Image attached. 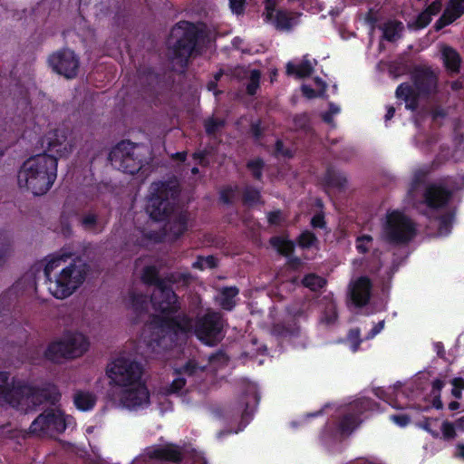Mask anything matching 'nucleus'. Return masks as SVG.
Wrapping results in <instances>:
<instances>
[{
  "mask_svg": "<svg viewBox=\"0 0 464 464\" xmlns=\"http://www.w3.org/2000/svg\"><path fill=\"white\" fill-rule=\"evenodd\" d=\"M227 362V356L220 353L209 357V363L216 369L218 364H225Z\"/></svg>",
  "mask_w": 464,
  "mask_h": 464,
  "instance_id": "de8ad7c7",
  "label": "nucleus"
},
{
  "mask_svg": "<svg viewBox=\"0 0 464 464\" xmlns=\"http://www.w3.org/2000/svg\"><path fill=\"white\" fill-rule=\"evenodd\" d=\"M59 394L46 390L32 388L16 381L6 372H0V405H10L29 412L47 402L54 404Z\"/></svg>",
  "mask_w": 464,
  "mask_h": 464,
  "instance_id": "20e7f679",
  "label": "nucleus"
},
{
  "mask_svg": "<svg viewBox=\"0 0 464 464\" xmlns=\"http://www.w3.org/2000/svg\"><path fill=\"white\" fill-rule=\"evenodd\" d=\"M393 420L399 423L400 425H405L408 422V419L406 417H393Z\"/></svg>",
  "mask_w": 464,
  "mask_h": 464,
  "instance_id": "0e129e2a",
  "label": "nucleus"
},
{
  "mask_svg": "<svg viewBox=\"0 0 464 464\" xmlns=\"http://www.w3.org/2000/svg\"><path fill=\"white\" fill-rule=\"evenodd\" d=\"M453 389H452V395L455 398H460L461 397V391L464 389V381L462 379H453L452 381Z\"/></svg>",
  "mask_w": 464,
  "mask_h": 464,
  "instance_id": "49530a36",
  "label": "nucleus"
},
{
  "mask_svg": "<svg viewBox=\"0 0 464 464\" xmlns=\"http://www.w3.org/2000/svg\"><path fill=\"white\" fill-rule=\"evenodd\" d=\"M141 279L146 284L155 285L151 295V304L155 311L163 314L162 316L155 317L145 326L141 339L151 348L152 352L160 353L161 349H167L169 343L172 340L175 323L169 314L176 312L179 305L173 290L159 278V271L155 266H145Z\"/></svg>",
  "mask_w": 464,
  "mask_h": 464,
  "instance_id": "f257e3e1",
  "label": "nucleus"
},
{
  "mask_svg": "<svg viewBox=\"0 0 464 464\" xmlns=\"http://www.w3.org/2000/svg\"><path fill=\"white\" fill-rule=\"evenodd\" d=\"M293 121L295 130H306L309 126V118L305 113L295 115Z\"/></svg>",
  "mask_w": 464,
  "mask_h": 464,
  "instance_id": "ea45409f",
  "label": "nucleus"
},
{
  "mask_svg": "<svg viewBox=\"0 0 464 464\" xmlns=\"http://www.w3.org/2000/svg\"><path fill=\"white\" fill-rule=\"evenodd\" d=\"M303 284L312 291H317L325 285V280L316 275L311 274L304 278Z\"/></svg>",
  "mask_w": 464,
  "mask_h": 464,
  "instance_id": "7c9ffc66",
  "label": "nucleus"
},
{
  "mask_svg": "<svg viewBox=\"0 0 464 464\" xmlns=\"http://www.w3.org/2000/svg\"><path fill=\"white\" fill-rule=\"evenodd\" d=\"M411 78L412 85L408 82L400 84L396 89V97L404 101L409 110H415L420 99L428 100L438 92L439 74L431 67L426 65L416 66Z\"/></svg>",
  "mask_w": 464,
  "mask_h": 464,
  "instance_id": "423d86ee",
  "label": "nucleus"
},
{
  "mask_svg": "<svg viewBox=\"0 0 464 464\" xmlns=\"http://www.w3.org/2000/svg\"><path fill=\"white\" fill-rule=\"evenodd\" d=\"M110 383L118 389L119 402L128 409L149 404L150 395L142 380L143 367L128 354H121L107 366Z\"/></svg>",
  "mask_w": 464,
  "mask_h": 464,
  "instance_id": "f03ea898",
  "label": "nucleus"
},
{
  "mask_svg": "<svg viewBox=\"0 0 464 464\" xmlns=\"http://www.w3.org/2000/svg\"><path fill=\"white\" fill-rule=\"evenodd\" d=\"M302 91L304 94L308 98H312L314 95V91L307 86H303Z\"/></svg>",
  "mask_w": 464,
  "mask_h": 464,
  "instance_id": "e2e57ef3",
  "label": "nucleus"
},
{
  "mask_svg": "<svg viewBox=\"0 0 464 464\" xmlns=\"http://www.w3.org/2000/svg\"><path fill=\"white\" fill-rule=\"evenodd\" d=\"M464 14V0H450L443 14L436 22V30L450 24Z\"/></svg>",
  "mask_w": 464,
  "mask_h": 464,
  "instance_id": "6ab92c4d",
  "label": "nucleus"
},
{
  "mask_svg": "<svg viewBox=\"0 0 464 464\" xmlns=\"http://www.w3.org/2000/svg\"><path fill=\"white\" fill-rule=\"evenodd\" d=\"M311 224L314 227H323L324 226V217L321 215H315L312 218Z\"/></svg>",
  "mask_w": 464,
  "mask_h": 464,
  "instance_id": "864d4df0",
  "label": "nucleus"
},
{
  "mask_svg": "<svg viewBox=\"0 0 464 464\" xmlns=\"http://www.w3.org/2000/svg\"><path fill=\"white\" fill-rule=\"evenodd\" d=\"M176 191L165 183H154L151 186V195L146 205V211L154 220H162L173 210L171 198Z\"/></svg>",
  "mask_w": 464,
  "mask_h": 464,
  "instance_id": "1a4fd4ad",
  "label": "nucleus"
},
{
  "mask_svg": "<svg viewBox=\"0 0 464 464\" xmlns=\"http://www.w3.org/2000/svg\"><path fill=\"white\" fill-rule=\"evenodd\" d=\"M63 339L66 344H68V350L72 359L81 357L89 349V341L87 337L81 333H70L63 335Z\"/></svg>",
  "mask_w": 464,
  "mask_h": 464,
  "instance_id": "aec40b11",
  "label": "nucleus"
},
{
  "mask_svg": "<svg viewBox=\"0 0 464 464\" xmlns=\"http://www.w3.org/2000/svg\"><path fill=\"white\" fill-rule=\"evenodd\" d=\"M441 9V3L440 1H434L426 9L429 14L433 16L436 15Z\"/></svg>",
  "mask_w": 464,
  "mask_h": 464,
  "instance_id": "8fccbe9b",
  "label": "nucleus"
},
{
  "mask_svg": "<svg viewBox=\"0 0 464 464\" xmlns=\"http://www.w3.org/2000/svg\"><path fill=\"white\" fill-rule=\"evenodd\" d=\"M276 151L284 156L290 157L291 154L287 150L283 149V143L281 141L276 142Z\"/></svg>",
  "mask_w": 464,
  "mask_h": 464,
  "instance_id": "052dcab7",
  "label": "nucleus"
},
{
  "mask_svg": "<svg viewBox=\"0 0 464 464\" xmlns=\"http://www.w3.org/2000/svg\"><path fill=\"white\" fill-rule=\"evenodd\" d=\"M438 222H439V234L440 236L447 235L450 230L451 217H443Z\"/></svg>",
  "mask_w": 464,
  "mask_h": 464,
  "instance_id": "79ce46f5",
  "label": "nucleus"
},
{
  "mask_svg": "<svg viewBox=\"0 0 464 464\" xmlns=\"http://www.w3.org/2000/svg\"><path fill=\"white\" fill-rule=\"evenodd\" d=\"M97 218L94 214L89 213L82 218V225L87 230H92L96 225Z\"/></svg>",
  "mask_w": 464,
  "mask_h": 464,
  "instance_id": "37998d69",
  "label": "nucleus"
},
{
  "mask_svg": "<svg viewBox=\"0 0 464 464\" xmlns=\"http://www.w3.org/2000/svg\"><path fill=\"white\" fill-rule=\"evenodd\" d=\"M48 63L53 72L66 79L76 77L80 67L79 58L70 49H63L52 53Z\"/></svg>",
  "mask_w": 464,
  "mask_h": 464,
  "instance_id": "dca6fc26",
  "label": "nucleus"
},
{
  "mask_svg": "<svg viewBox=\"0 0 464 464\" xmlns=\"http://www.w3.org/2000/svg\"><path fill=\"white\" fill-rule=\"evenodd\" d=\"M13 252L11 236L6 232L0 231V267L11 257Z\"/></svg>",
  "mask_w": 464,
  "mask_h": 464,
  "instance_id": "393cba45",
  "label": "nucleus"
},
{
  "mask_svg": "<svg viewBox=\"0 0 464 464\" xmlns=\"http://www.w3.org/2000/svg\"><path fill=\"white\" fill-rule=\"evenodd\" d=\"M238 295L237 287H226L220 292L218 303L222 308L231 310L236 304V296Z\"/></svg>",
  "mask_w": 464,
  "mask_h": 464,
  "instance_id": "bb28decb",
  "label": "nucleus"
},
{
  "mask_svg": "<svg viewBox=\"0 0 464 464\" xmlns=\"http://www.w3.org/2000/svg\"><path fill=\"white\" fill-rule=\"evenodd\" d=\"M394 112H395V109L393 107H389L388 111H387V113L385 115L386 121L391 120L393 117Z\"/></svg>",
  "mask_w": 464,
  "mask_h": 464,
  "instance_id": "338daca9",
  "label": "nucleus"
},
{
  "mask_svg": "<svg viewBox=\"0 0 464 464\" xmlns=\"http://www.w3.org/2000/svg\"><path fill=\"white\" fill-rule=\"evenodd\" d=\"M327 182L332 186L343 188L347 183V179L341 173H329Z\"/></svg>",
  "mask_w": 464,
  "mask_h": 464,
  "instance_id": "c9c22d12",
  "label": "nucleus"
},
{
  "mask_svg": "<svg viewBox=\"0 0 464 464\" xmlns=\"http://www.w3.org/2000/svg\"><path fill=\"white\" fill-rule=\"evenodd\" d=\"M314 67L311 62L304 59L299 64L295 65L292 63H287L286 72L289 75H295L299 78L309 76L313 72Z\"/></svg>",
  "mask_w": 464,
  "mask_h": 464,
  "instance_id": "a878e982",
  "label": "nucleus"
},
{
  "mask_svg": "<svg viewBox=\"0 0 464 464\" xmlns=\"http://www.w3.org/2000/svg\"><path fill=\"white\" fill-rule=\"evenodd\" d=\"M217 266V260L214 256L198 257L193 264V266L199 269L213 268Z\"/></svg>",
  "mask_w": 464,
  "mask_h": 464,
  "instance_id": "473e14b6",
  "label": "nucleus"
},
{
  "mask_svg": "<svg viewBox=\"0 0 464 464\" xmlns=\"http://www.w3.org/2000/svg\"><path fill=\"white\" fill-rule=\"evenodd\" d=\"M146 455L149 459L158 460L179 462L181 460V451L178 446L169 444L147 449Z\"/></svg>",
  "mask_w": 464,
  "mask_h": 464,
  "instance_id": "a211bd4d",
  "label": "nucleus"
},
{
  "mask_svg": "<svg viewBox=\"0 0 464 464\" xmlns=\"http://www.w3.org/2000/svg\"><path fill=\"white\" fill-rule=\"evenodd\" d=\"M184 385H185V380L182 378H178L173 381L171 388H172V391L179 392V390H181L184 387Z\"/></svg>",
  "mask_w": 464,
  "mask_h": 464,
  "instance_id": "5fc2aeb1",
  "label": "nucleus"
},
{
  "mask_svg": "<svg viewBox=\"0 0 464 464\" xmlns=\"http://www.w3.org/2000/svg\"><path fill=\"white\" fill-rule=\"evenodd\" d=\"M68 344H66L63 336L60 339L51 343L45 352L44 356L54 362H59L63 359H72L71 353L68 350Z\"/></svg>",
  "mask_w": 464,
  "mask_h": 464,
  "instance_id": "412c9836",
  "label": "nucleus"
},
{
  "mask_svg": "<svg viewBox=\"0 0 464 464\" xmlns=\"http://www.w3.org/2000/svg\"><path fill=\"white\" fill-rule=\"evenodd\" d=\"M84 260L71 254H59L46 260L44 275L48 292L56 299H65L75 293L88 275Z\"/></svg>",
  "mask_w": 464,
  "mask_h": 464,
  "instance_id": "7ed1b4c3",
  "label": "nucleus"
},
{
  "mask_svg": "<svg viewBox=\"0 0 464 464\" xmlns=\"http://www.w3.org/2000/svg\"><path fill=\"white\" fill-rule=\"evenodd\" d=\"M197 36L198 30L191 23L182 21L172 28L169 44L172 50L171 59L174 64L180 67L187 64L194 51Z\"/></svg>",
  "mask_w": 464,
  "mask_h": 464,
  "instance_id": "0eeeda50",
  "label": "nucleus"
},
{
  "mask_svg": "<svg viewBox=\"0 0 464 464\" xmlns=\"http://www.w3.org/2000/svg\"><path fill=\"white\" fill-rule=\"evenodd\" d=\"M359 424L357 418L354 416H346L341 422V430L343 432H351L356 428Z\"/></svg>",
  "mask_w": 464,
  "mask_h": 464,
  "instance_id": "f704fd0d",
  "label": "nucleus"
},
{
  "mask_svg": "<svg viewBox=\"0 0 464 464\" xmlns=\"http://www.w3.org/2000/svg\"><path fill=\"white\" fill-rule=\"evenodd\" d=\"M260 199L259 191L254 188H246L244 193V200L248 205H254Z\"/></svg>",
  "mask_w": 464,
  "mask_h": 464,
  "instance_id": "4c0bfd02",
  "label": "nucleus"
},
{
  "mask_svg": "<svg viewBox=\"0 0 464 464\" xmlns=\"http://www.w3.org/2000/svg\"><path fill=\"white\" fill-rule=\"evenodd\" d=\"M224 125V121L216 118H209L205 121L206 131L208 134H215Z\"/></svg>",
  "mask_w": 464,
  "mask_h": 464,
  "instance_id": "72a5a7b5",
  "label": "nucleus"
},
{
  "mask_svg": "<svg viewBox=\"0 0 464 464\" xmlns=\"http://www.w3.org/2000/svg\"><path fill=\"white\" fill-rule=\"evenodd\" d=\"M57 165V159L45 153L27 159L17 174L19 187L35 196L45 194L56 179Z\"/></svg>",
  "mask_w": 464,
  "mask_h": 464,
  "instance_id": "39448f33",
  "label": "nucleus"
},
{
  "mask_svg": "<svg viewBox=\"0 0 464 464\" xmlns=\"http://www.w3.org/2000/svg\"><path fill=\"white\" fill-rule=\"evenodd\" d=\"M62 226H63V233L65 235V236H69L71 233H72V227L71 226L64 222L63 219L62 220Z\"/></svg>",
  "mask_w": 464,
  "mask_h": 464,
  "instance_id": "680f3d73",
  "label": "nucleus"
},
{
  "mask_svg": "<svg viewBox=\"0 0 464 464\" xmlns=\"http://www.w3.org/2000/svg\"><path fill=\"white\" fill-rule=\"evenodd\" d=\"M247 167L256 179H259L261 178L263 162L260 160H251L248 162Z\"/></svg>",
  "mask_w": 464,
  "mask_h": 464,
  "instance_id": "a19ab883",
  "label": "nucleus"
},
{
  "mask_svg": "<svg viewBox=\"0 0 464 464\" xmlns=\"http://www.w3.org/2000/svg\"><path fill=\"white\" fill-rule=\"evenodd\" d=\"M271 245L278 253L284 256H289L295 248L294 243L283 237H273L270 240Z\"/></svg>",
  "mask_w": 464,
  "mask_h": 464,
  "instance_id": "c756f323",
  "label": "nucleus"
},
{
  "mask_svg": "<svg viewBox=\"0 0 464 464\" xmlns=\"http://www.w3.org/2000/svg\"><path fill=\"white\" fill-rule=\"evenodd\" d=\"M372 238L370 236H362L358 237L356 241V248L362 254L366 253L372 245Z\"/></svg>",
  "mask_w": 464,
  "mask_h": 464,
  "instance_id": "58836bf2",
  "label": "nucleus"
},
{
  "mask_svg": "<svg viewBox=\"0 0 464 464\" xmlns=\"http://www.w3.org/2000/svg\"><path fill=\"white\" fill-rule=\"evenodd\" d=\"M205 371V366H199L194 361H188L180 370V374H186L188 376L198 375Z\"/></svg>",
  "mask_w": 464,
  "mask_h": 464,
  "instance_id": "2f4dec72",
  "label": "nucleus"
},
{
  "mask_svg": "<svg viewBox=\"0 0 464 464\" xmlns=\"http://www.w3.org/2000/svg\"><path fill=\"white\" fill-rule=\"evenodd\" d=\"M316 242L315 236L309 232L305 231L302 233L299 237V245L303 247H310Z\"/></svg>",
  "mask_w": 464,
  "mask_h": 464,
  "instance_id": "e433bc0d",
  "label": "nucleus"
},
{
  "mask_svg": "<svg viewBox=\"0 0 464 464\" xmlns=\"http://www.w3.org/2000/svg\"><path fill=\"white\" fill-rule=\"evenodd\" d=\"M415 227L410 218L401 212L388 215L383 228V237L390 242L404 243L413 237Z\"/></svg>",
  "mask_w": 464,
  "mask_h": 464,
  "instance_id": "9b49d317",
  "label": "nucleus"
},
{
  "mask_svg": "<svg viewBox=\"0 0 464 464\" xmlns=\"http://www.w3.org/2000/svg\"><path fill=\"white\" fill-rule=\"evenodd\" d=\"M230 77H235L238 80H247L246 92L248 94L253 95L259 88V82L261 73L258 70H248L243 67H237L227 71L220 70L214 76V81L208 83V89L214 91L218 82H225Z\"/></svg>",
  "mask_w": 464,
  "mask_h": 464,
  "instance_id": "2eb2a0df",
  "label": "nucleus"
},
{
  "mask_svg": "<svg viewBox=\"0 0 464 464\" xmlns=\"http://www.w3.org/2000/svg\"><path fill=\"white\" fill-rule=\"evenodd\" d=\"M112 165L123 172L134 175L143 167L140 149L129 142H121L110 154Z\"/></svg>",
  "mask_w": 464,
  "mask_h": 464,
  "instance_id": "9d476101",
  "label": "nucleus"
},
{
  "mask_svg": "<svg viewBox=\"0 0 464 464\" xmlns=\"http://www.w3.org/2000/svg\"><path fill=\"white\" fill-rule=\"evenodd\" d=\"M8 138V132L3 124H0V149L2 145L5 143Z\"/></svg>",
  "mask_w": 464,
  "mask_h": 464,
  "instance_id": "6e6d98bb",
  "label": "nucleus"
},
{
  "mask_svg": "<svg viewBox=\"0 0 464 464\" xmlns=\"http://www.w3.org/2000/svg\"><path fill=\"white\" fill-rule=\"evenodd\" d=\"M246 0H229L230 8L233 13L241 14L244 9Z\"/></svg>",
  "mask_w": 464,
  "mask_h": 464,
  "instance_id": "09e8293b",
  "label": "nucleus"
},
{
  "mask_svg": "<svg viewBox=\"0 0 464 464\" xmlns=\"http://www.w3.org/2000/svg\"><path fill=\"white\" fill-rule=\"evenodd\" d=\"M408 197L416 207L425 203L429 208H436L448 202L450 192L436 184L425 185L420 178L415 177L409 188Z\"/></svg>",
  "mask_w": 464,
  "mask_h": 464,
  "instance_id": "6e6552de",
  "label": "nucleus"
},
{
  "mask_svg": "<svg viewBox=\"0 0 464 464\" xmlns=\"http://www.w3.org/2000/svg\"><path fill=\"white\" fill-rule=\"evenodd\" d=\"M384 328V321L379 322L372 330L371 334L372 336L376 335L379 334L382 329Z\"/></svg>",
  "mask_w": 464,
  "mask_h": 464,
  "instance_id": "bf43d9fd",
  "label": "nucleus"
},
{
  "mask_svg": "<svg viewBox=\"0 0 464 464\" xmlns=\"http://www.w3.org/2000/svg\"><path fill=\"white\" fill-rule=\"evenodd\" d=\"M186 229V225L183 221L181 220H179L176 224H175V227L174 228H171L172 230V233L175 237H179L180 236Z\"/></svg>",
  "mask_w": 464,
  "mask_h": 464,
  "instance_id": "3c124183",
  "label": "nucleus"
},
{
  "mask_svg": "<svg viewBox=\"0 0 464 464\" xmlns=\"http://www.w3.org/2000/svg\"><path fill=\"white\" fill-rule=\"evenodd\" d=\"M456 454H457V456L464 459V444L458 446Z\"/></svg>",
  "mask_w": 464,
  "mask_h": 464,
  "instance_id": "774afa93",
  "label": "nucleus"
},
{
  "mask_svg": "<svg viewBox=\"0 0 464 464\" xmlns=\"http://www.w3.org/2000/svg\"><path fill=\"white\" fill-rule=\"evenodd\" d=\"M276 5V0H266V17L271 19L274 7Z\"/></svg>",
  "mask_w": 464,
  "mask_h": 464,
  "instance_id": "13d9d810",
  "label": "nucleus"
},
{
  "mask_svg": "<svg viewBox=\"0 0 464 464\" xmlns=\"http://www.w3.org/2000/svg\"><path fill=\"white\" fill-rule=\"evenodd\" d=\"M440 52L445 67L450 72H459L461 59L458 52L448 45H441Z\"/></svg>",
  "mask_w": 464,
  "mask_h": 464,
  "instance_id": "4be33fe9",
  "label": "nucleus"
},
{
  "mask_svg": "<svg viewBox=\"0 0 464 464\" xmlns=\"http://www.w3.org/2000/svg\"><path fill=\"white\" fill-rule=\"evenodd\" d=\"M96 398L87 392H78L74 395V404L79 410L88 411L93 407Z\"/></svg>",
  "mask_w": 464,
  "mask_h": 464,
  "instance_id": "c85d7f7f",
  "label": "nucleus"
},
{
  "mask_svg": "<svg viewBox=\"0 0 464 464\" xmlns=\"http://www.w3.org/2000/svg\"><path fill=\"white\" fill-rule=\"evenodd\" d=\"M371 281L365 276L359 277L350 283V296L357 306H362L368 303L371 295Z\"/></svg>",
  "mask_w": 464,
  "mask_h": 464,
  "instance_id": "f3484780",
  "label": "nucleus"
},
{
  "mask_svg": "<svg viewBox=\"0 0 464 464\" xmlns=\"http://www.w3.org/2000/svg\"><path fill=\"white\" fill-rule=\"evenodd\" d=\"M441 431L446 439H452L455 437V426L449 421L442 422Z\"/></svg>",
  "mask_w": 464,
  "mask_h": 464,
  "instance_id": "c03bdc74",
  "label": "nucleus"
},
{
  "mask_svg": "<svg viewBox=\"0 0 464 464\" xmlns=\"http://www.w3.org/2000/svg\"><path fill=\"white\" fill-rule=\"evenodd\" d=\"M403 25L400 22L390 21L386 23L383 27V37L391 42L396 41L401 37Z\"/></svg>",
  "mask_w": 464,
  "mask_h": 464,
  "instance_id": "cd10ccee",
  "label": "nucleus"
},
{
  "mask_svg": "<svg viewBox=\"0 0 464 464\" xmlns=\"http://www.w3.org/2000/svg\"><path fill=\"white\" fill-rule=\"evenodd\" d=\"M187 153L186 152H178L172 155L173 159L179 160L180 161H184L186 160Z\"/></svg>",
  "mask_w": 464,
  "mask_h": 464,
  "instance_id": "69168bd1",
  "label": "nucleus"
},
{
  "mask_svg": "<svg viewBox=\"0 0 464 464\" xmlns=\"http://www.w3.org/2000/svg\"><path fill=\"white\" fill-rule=\"evenodd\" d=\"M66 429V420L58 408H49L31 424L30 432L36 436H53Z\"/></svg>",
  "mask_w": 464,
  "mask_h": 464,
  "instance_id": "f8f14e48",
  "label": "nucleus"
},
{
  "mask_svg": "<svg viewBox=\"0 0 464 464\" xmlns=\"http://www.w3.org/2000/svg\"><path fill=\"white\" fill-rule=\"evenodd\" d=\"M299 15L286 11H277L274 21L278 30H290L297 24Z\"/></svg>",
  "mask_w": 464,
  "mask_h": 464,
  "instance_id": "5701e85b",
  "label": "nucleus"
},
{
  "mask_svg": "<svg viewBox=\"0 0 464 464\" xmlns=\"http://www.w3.org/2000/svg\"><path fill=\"white\" fill-rule=\"evenodd\" d=\"M280 216H281L280 212L269 213L268 214V222L273 225L277 224L280 220Z\"/></svg>",
  "mask_w": 464,
  "mask_h": 464,
  "instance_id": "4d7b16f0",
  "label": "nucleus"
},
{
  "mask_svg": "<svg viewBox=\"0 0 464 464\" xmlns=\"http://www.w3.org/2000/svg\"><path fill=\"white\" fill-rule=\"evenodd\" d=\"M328 309H329V312H330L331 315L330 316H324V321H325L327 324H331V323L334 322V320L337 317V314H336V309H335L334 304H331Z\"/></svg>",
  "mask_w": 464,
  "mask_h": 464,
  "instance_id": "603ef678",
  "label": "nucleus"
},
{
  "mask_svg": "<svg viewBox=\"0 0 464 464\" xmlns=\"http://www.w3.org/2000/svg\"><path fill=\"white\" fill-rule=\"evenodd\" d=\"M125 305L134 313H141L147 306V298L140 293L130 291L125 298Z\"/></svg>",
  "mask_w": 464,
  "mask_h": 464,
  "instance_id": "b1692460",
  "label": "nucleus"
},
{
  "mask_svg": "<svg viewBox=\"0 0 464 464\" xmlns=\"http://www.w3.org/2000/svg\"><path fill=\"white\" fill-rule=\"evenodd\" d=\"M44 143L49 152L67 157L75 149L76 137L68 126L62 125L46 134Z\"/></svg>",
  "mask_w": 464,
  "mask_h": 464,
  "instance_id": "ddd939ff",
  "label": "nucleus"
},
{
  "mask_svg": "<svg viewBox=\"0 0 464 464\" xmlns=\"http://www.w3.org/2000/svg\"><path fill=\"white\" fill-rule=\"evenodd\" d=\"M431 15L426 10L420 14L416 20V25L419 28L427 26L431 21Z\"/></svg>",
  "mask_w": 464,
  "mask_h": 464,
  "instance_id": "a18cd8bd",
  "label": "nucleus"
},
{
  "mask_svg": "<svg viewBox=\"0 0 464 464\" xmlns=\"http://www.w3.org/2000/svg\"><path fill=\"white\" fill-rule=\"evenodd\" d=\"M223 328V320L220 314L208 311L199 318L195 333L198 338L208 345H214L220 340Z\"/></svg>",
  "mask_w": 464,
  "mask_h": 464,
  "instance_id": "4468645a",
  "label": "nucleus"
}]
</instances>
